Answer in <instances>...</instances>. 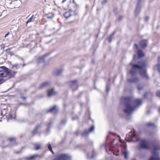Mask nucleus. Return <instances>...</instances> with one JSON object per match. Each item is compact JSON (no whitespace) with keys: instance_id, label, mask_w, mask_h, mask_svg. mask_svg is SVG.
Here are the masks:
<instances>
[{"instance_id":"obj_43","label":"nucleus","mask_w":160,"mask_h":160,"mask_svg":"<svg viewBox=\"0 0 160 160\" xmlns=\"http://www.w3.org/2000/svg\"><path fill=\"white\" fill-rule=\"evenodd\" d=\"M39 127V126H38L36 128H35V129H37V128H38Z\"/></svg>"},{"instance_id":"obj_9","label":"nucleus","mask_w":160,"mask_h":160,"mask_svg":"<svg viewBox=\"0 0 160 160\" xmlns=\"http://www.w3.org/2000/svg\"><path fill=\"white\" fill-rule=\"evenodd\" d=\"M122 152L124 155V158L126 159L128 158V152L126 150V147L125 146H122Z\"/></svg>"},{"instance_id":"obj_40","label":"nucleus","mask_w":160,"mask_h":160,"mask_svg":"<svg viewBox=\"0 0 160 160\" xmlns=\"http://www.w3.org/2000/svg\"><path fill=\"white\" fill-rule=\"evenodd\" d=\"M20 59L22 61V62H23V60L22 59V58H20Z\"/></svg>"},{"instance_id":"obj_33","label":"nucleus","mask_w":160,"mask_h":160,"mask_svg":"<svg viewBox=\"0 0 160 160\" xmlns=\"http://www.w3.org/2000/svg\"><path fill=\"white\" fill-rule=\"evenodd\" d=\"M157 96L160 98V91H158L156 93Z\"/></svg>"},{"instance_id":"obj_31","label":"nucleus","mask_w":160,"mask_h":160,"mask_svg":"<svg viewBox=\"0 0 160 160\" xmlns=\"http://www.w3.org/2000/svg\"><path fill=\"white\" fill-rule=\"evenodd\" d=\"M8 140L10 141H13L14 142L15 141V139L13 138H8Z\"/></svg>"},{"instance_id":"obj_3","label":"nucleus","mask_w":160,"mask_h":160,"mask_svg":"<svg viewBox=\"0 0 160 160\" xmlns=\"http://www.w3.org/2000/svg\"><path fill=\"white\" fill-rule=\"evenodd\" d=\"M140 143V148H141L148 149H149L150 147L147 141L143 139L139 140Z\"/></svg>"},{"instance_id":"obj_38","label":"nucleus","mask_w":160,"mask_h":160,"mask_svg":"<svg viewBox=\"0 0 160 160\" xmlns=\"http://www.w3.org/2000/svg\"><path fill=\"white\" fill-rule=\"evenodd\" d=\"M134 46L135 47H136V48H138V45L137 44H135L134 45Z\"/></svg>"},{"instance_id":"obj_1","label":"nucleus","mask_w":160,"mask_h":160,"mask_svg":"<svg viewBox=\"0 0 160 160\" xmlns=\"http://www.w3.org/2000/svg\"><path fill=\"white\" fill-rule=\"evenodd\" d=\"M121 102H123L125 106V112L127 114H130L134 111L137 107L140 105L142 102L141 99H136L133 102L129 98H122Z\"/></svg>"},{"instance_id":"obj_45","label":"nucleus","mask_w":160,"mask_h":160,"mask_svg":"<svg viewBox=\"0 0 160 160\" xmlns=\"http://www.w3.org/2000/svg\"><path fill=\"white\" fill-rule=\"evenodd\" d=\"M9 34V32H8L7 34L8 35V34Z\"/></svg>"},{"instance_id":"obj_14","label":"nucleus","mask_w":160,"mask_h":160,"mask_svg":"<svg viewBox=\"0 0 160 160\" xmlns=\"http://www.w3.org/2000/svg\"><path fill=\"white\" fill-rule=\"evenodd\" d=\"M11 3L15 4V6L16 7H19L21 4V1L20 0H16L12 2Z\"/></svg>"},{"instance_id":"obj_22","label":"nucleus","mask_w":160,"mask_h":160,"mask_svg":"<svg viewBox=\"0 0 160 160\" xmlns=\"http://www.w3.org/2000/svg\"><path fill=\"white\" fill-rule=\"evenodd\" d=\"M62 71L61 70H57L54 71V74L56 75H58L61 73Z\"/></svg>"},{"instance_id":"obj_7","label":"nucleus","mask_w":160,"mask_h":160,"mask_svg":"<svg viewBox=\"0 0 160 160\" xmlns=\"http://www.w3.org/2000/svg\"><path fill=\"white\" fill-rule=\"evenodd\" d=\"M136 134V132L135 131L131 132L129 133L126 134V138L131 140V139L134 137H135Z\"/></svg>"},{"instance_id":"obj_19","label":"nucleus","mask_w":160,"mask_h":160,"mask_svg":"<svg viewBox=\"0 0 160 160\" xmlns=\"http://www.w3.org/2000/svg\"><path fill=\"white\" fill-rule=\"evenodd\" d=\"M34 149L37 150L42 148V146L38 144H35L34 145Z\"/></svg>"},{"instance_id":"obj_37","label":"nucleus","mask_w":160,"mask_h":160,"mask_svg":"<svg viewBox=\"0 0 160 160\" xmlns=\"http://www.w3.org/2000/svg\"><path fill=\"white\" fill-rule=\"evenodd\" d=\"M149 19V18L148 17H146L145 18V20L146 21H148Z\"/></svg>"},{"instance_id":"obj_30","label":"nucleus","mask_w":160,"mask_h":160,"mask_svg":"<svg viewBox=\"0 0 160 160\" xmlns=\"http://www.w3.org/2000/svg\"><path fill=\"white\" fill-rule=\"evenodd\" d=\"M147 126H155L154 124L153 123H152L151 122H148L147 123Z\"/></svg>"},{"instance_id":"obj_42","label":"nucleus","mask_w":160,"mask_h":160,"mask_svg":"<svg viewBox=\"0 0 160 160\" xmlns=\"http://www.w3.org/2000/svg\"><path fill=\"white\" fill-rule=\"evenodd\" d=\"M8 36V35L6 34L5 35V37L6 38L7 37V36Z\"/></svg>"},{"instance_id":"obj_29","label":"nucleus","mask_w":160,"mask_h":160,"mask_svg":"<svg viewBox=\"0 0 160 160\" xmlns=\"http://www.w3.org/2000/svg\"><path fill=\"white\" fill-rule=\"evenodd\" d=\"M48 149L50 151H51L52 152L53 154L54 152H53V151L52 150V148L51 147V146L49 144H48Z\"/></svg>"},{"instance_id":"obj_10","label":"nucleus","mask_w":160,"mask_h":160,"mask_svg":"<svg viewBox=\"0 0 160 160\" xmlns=\"http://www.w3.org/2000/svg\"><path fill=\"white\" fill-rule=\"evenodd\" d=\"M38 64H42V66H43L44 64V59L43 56L39 58L36 60Z\"/></svg>"},{"instance_id":"obj_8","label":"nucleus","mask_w":160,"mask_h":160,"mask_svg":"<svg viewBox=\"0 0 160 160\" xmlns=\"http://www.w3.org/2000/svg\"><path fill=\"white\" fill-rule=\"evenodd\" d=\"M94 129V128L93 126H92L90 128L89 130L88 131L85 130L82 133V137H85L87 136L89 133L90 132L93 131Z\"/></svg>"},{"instance_id":"obj_23","label":"nucleus","mask_w":160,"mask_h":160,"mask_svg":"<svg viewBox=\"0 0 160 160\" xmlns=\"http://www.w3.org/2000/svg\"><path fill=\"white\" fill-rule=\"evenodd\" d=\"M34 18H33V15H32L27 21L26 23H28L31 22L34 20Z\"/></svg>"},{"instance_id":"obj_16","label":"nucleus","mask_w":160,"mask_h":160,"mask_svg":"<svg viewBox=\"0 0 160 160\" xmlns=\"http://www.w3.org/2000/svg\"><path fill=\"white\" fill-rule=\"evenodd\" d=\"M147 41L146 40L142 41L140 42V45L142 47H144L147 46Z\"/></svg>"},{"instance_id":"obj_46","label":"nucleus","mask_w":160,"mask_h":160,"mask_svg":"<svg viewBox=\"0 0 160 160\" xmlns=\"http://www.w3.org/2000/svg\"><path fill=\"white\" fill-rule=\"evenodd\" d=\"M10 116H11V119L12 118V117H11V115H10Z\"/></svg>"},{"instance_id":"obj_15","label":"nucleus","mask_w":160,"mask_h":160,"mask_svg":"<svg viewBox=\"0 0 160 160\" xmlns=\"http://www.w3.org/2000/svg\"><path fill=\"white\" fill-rule=\"evenodd\" d=\"M50 83L48 82H46L43 83H42L41 85L39 87V88L40 89H42L43 88L48 85H49Z\"/></svg>"},{"instance_id":"obj_44","label":"nucleus","mask_w":160,"mask_h":160,"mask_svg":"<svg viewBox=\"0 0 160 160\" xmlns=\"http://www.w3.org/2000/svg\"><path fill=\"white\" fill-rule=\"evenodd\" d=\"M135 55H134V59H135Z\"/></svg>"},{"instance_id":"obj_11","label":"nucleus","mask_w":160,"mask_h":160,"mask_svg":"<svg viewBox=\"0 0 160 160\" xmlns=\"http://www.w3.org/2000/svg\"><path fill=\"white\" fill-rule=\"evenodd\" d=\"M75 14L72 11H70L65 13L64 14V16L66 18H68L71 16Z\"/></svg>"},{"instance_id":"obj_35","label":"nucleus","mask_w":160,"mask_h":160,"mask_svg":"<svg viewBox=\"0 0 160 160\" xmlns=\"http://www.w3.org/2000/svg\"><path fill=\"white\" fill-rule=\"evenodd\" d=\"M53 17V15L52 14L50 16H49V15H48L47 16V17L48 18H52Z\"/></svg>"},{"instance_id":"obj_27","label":"nucleus","mask_w":160,"mask_h":160,"mask_svg":"<svg viewBox=\"0 0 160 160\" xmlns=\"http://www.w3.org/2000/svg\"><path fill=\"white\" fill-rule=\"evenodd\" d=\"M140 8L139 7V4L138 5L135 11V13H137L138 12H139L140 11Z\"/></svg>"},{"instance_id":"obj_18","label":"nucleus","mask_w":160,"mask_h":160,"mask_svg":"<svg viewBox=\"0 0 160 160\" xmlns=\"http://www.w3.org/2000/svg\"><path fill=\"white\" fill-rule=\"evenodd\" d=\"M138 79L137 78H131L130 79H129L128 80V81L129 82H135L136 83L138 81Z\"/></svg>"},{"instance_id":"obj_6","label":"nucleus","mask_w":160,"mask_h":160,"mask_svg":"<svg viewBox=\"0 0 160 160\" xmlns=\"http://www.w3.org/2000/svg\"><path fill=\"white\" fill-rule=\"evenodd\" d=\"M68 156L65 154H61L59 155L54 160H67Z\"/></svg>"},{"instance_id":"obj_13","label":"nucleus","mask_w":160,"mask_h":160,"mask_svg":"<svg viewBox=\"0 0 160 160\" xmlns=\"http://www.w3.org/2000/svg\"><path fill=\"white\" fill-rule=\"evenodd\" d=\"M56 93L54 91L53 89L49 90L48 92V96L49 97H51L56 94Z\"/></svg>"},{"instance_id":"obj_41","label":"nucleus","mask_w":160,"mask_h":160,"mask_svg":"<svg viewBox=\"0 0 160 160\" xmlns=\"http://www.w3.org/2000/svg\"><path fill=\"white\" fill-rule=\"evenodd\" d=\"M66 1V0H63L62 1V3H64Z\"/></svg>"},{"instance_id":"obj_36","label":"nucleus","mask_w":160,"mask_h":160,"mask_svg":"<svg viewBox=\"0 0 160 160\" xmlns=\"http://www.w3.org/2000/svg\"><path fill=\"white\" fill-rule=\"evenodd\" d=\"M107 2V1L106 0H104L102 2V4H104L106 3Z\"/></svg>"},{"instance_id":"obj_28","label":"nucleus","mask_w":160,"mask_h":160,"mask_svg":"<svg viewBox=\"0 0 160 160\" xmlns=\"http://www.w3.org/2000/svg\"><path fill=\"white\" fill-rule=\"evenodd\" d=\"M137 88L139 91H140L143 89L142 86L141 85H138L137 86Z\"/></svg>"},{"instance_id":"obj_17","label":"nucleus","mask_w":160,"mask_h":160,"mask_svg":"<svg viewBox=\"0 0 160 160\" xmlns=\"http://www.w3.org/2000/svg\"><path fill=\"white\" fill-rule=\"evenodd\" d=\"M7 73V75L5 77L8 76L9 78H12L13 77L15 74V72H14L12 71H9L8 73Z\"/></svg>"},{"instance_id":"obj_2","label":"nucleus","mask_w":160,"mask_h":160,"mask_svg":"<svg viewBox=\"0 0 160 160\" xmlns=\"http://www.w3.org/2000/svg\"><path fill=\"white\" fill-rule=\"evenodd\" d=\"M139 65L133 64L132 68L130 71V73L133 75L137 70H139L140 74L143 77L148 78V75L146 70L144 69L146 66V63L144 61L139 62Z\"/></svg>"},{"instance_id":"obj_34","label":"nucleus","mask_w":160,"mask_h":160,"mask_svg":"<svg viewBox=\"0 0 160 160\" xmlns=\"http://www.w3.org/2000/svg\"><path fill=\"white\" fill-rule=\"evenodd\" d=\"M34 157V156H31V157H30L28 158H26L25 159H30V160H31L32 159L33 157Z\"/></svg>"},{"instance_id":"obj_20","label":"nucleus","mask_w":160,"mask_h":160,"mask_svg":"<svg viewBox=\"0 0 160 160\" xmlns=\"http://www.w3.org/2000/svg\"><path fill=\"white\" fill-rule=\"evenodd\" d=\"M153 69L154 70H157L159 72H160V65L159 64L157 65L154 66Z\"/></svg>"},{"instance_id":"obj_21","label":"nucleus","mask_w":160,"mask_h":160,"mask_svg":"<svg viewBox=\"0 0 160 160\" xmlns=\"http://www.w3.org/2000/svg\"><path fill=\"white\" fill-rule=\"evenodd\" d=\"M138 54L139 57H142L144 55L143 52L141 50H138Z\"/></svg>"},{"instance_id":"obj_24","label":"nucleus","mask_w":160,"mask_h":160,"mask_svg":"<svg viewBox=\"0 0 160 160\" xmlns=\"http://www.w3.org/2000/svg\"><path fill=\"white\" fill-rule=\"evenodd\" d=\"M21 65V63L20 64H17L15 63L14 64L12 65V67L13 68H17L19 67V66Z\"/></svg>"},{"instance_id":"obj_32","label":"nucleus","mask_w":160,"mask_h":160,"mask_svg":"<svg viewBox=\"0 0 160 160\" xmlns=\"http://www.w3.org/2000/svg\"><path fill=\"white\" fill-rule=\"evenodd\" d=\"M106 88H107V92H108L109 90L110 89V87L109 85H107L106 86Z\"/></svg>"},{"instance_id":"obj_25","label":"nucleus","mask_w":160,"mask_h":160,"mask_svg":"<svg viewBox=\"0 0 160 160\" xmlns=\"http://www.w3.org/2000/svg\"><path fill=\"white\" fill-rule=\"evenodd\" d=\"M77 80H74L73 81H72L71 82V84L72 86H74V85H77Z\"/></svg>"},{"instance_id":"obj_26","label":"nucleus","mask_w":160,"mask_h":160,"mask_svg":"<svg viewBox=\"0 0 160 160\" xmlns=\"http://www.w3.org/2000/svg\"><path fill=\"white\" fill-rule=\"evenodd\" d=\"M113 34L114 33L112 34V35L108 38V40L109 42H110L112 41Z\"/></svg>"},{"instance_id":"obj_4","label":"nucleus","mask_w":160,"mask_h":160,"mask_svg":"<svg viewBox=\"0 0 160 160\" xmlns=\"http://www.w3.org/2000/svg\"><path fill=\"white\" fill-rule=\"evenodd\" d=\"M153 151L152 152V156L149 160H160L158 154L157 152V149L155 147H153Z\"/></svg>"},{"instance_id":"obj_39","label":"nucleus","mask_w":160,"mask_h":160,"mask_svg":"<svg viewBox=\"0 0 160 160\" xmlns=\"http://www.w3.org/2000/svg\"><path fill=\"white\" fill-rule=\"evenodd\" d=\"M149 94V93H146V94H145L144 95V97H146V95L147 94Z\"/></svg>"},{"instance_id":"obj_12","label":"nucleus","mask_w":160,"mask_h":160,"mask_svg":"<svg viewBox=\"0 0 160 160\" xmlns=\"http://www.w3.org/2000/svg\"><path fill=\"white\" fill-rule=\"evenodd\" d=\"M58 111V109L56 107V106H53L52 108H51L50 109H49L48 112H51L53 113H56Z\"/></svg>"},{"instance_id":"obj_5","label":"nucleus","mask_w":160,"mask_h":160,"mask_svg":"<svg viewBox=\"0 0 160 160\" xmlns=\"http://www.w3.org/2000/svg\"><path fill=\"white\" fill-rule=\"evenodd\" d=\"M7 73L4 71H0V84L2 83L5 79L4 78V77L6 76Z\"/></svg>"}]
</instances>
